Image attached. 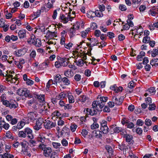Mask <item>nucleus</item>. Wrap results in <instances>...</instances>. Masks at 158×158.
<instances>
[{
	"mask_svg": "<svg viewBox=\"0 0 158 158\" xmlns=\"http://www.w3.org/2000/svg\"><path fill=\"white\" fill-rule=\"evenodd\" d=\"M29 143L30 147H34L37 146V141L33 139H31L29 141Z\"/></svg>",
	"mask_w": 158,
	"mask_h": 158,
	"instance_id": "24",
	"label": "nucleus"
},
{
	"mask_svg": "<svg viewBox=\"0 0 158 158\" xmlns=\"http://www.w3.org/2000/svg\"><path fill=\"white\" fill-rule=\"evenodd\" d=\"M45 121L44 122V126L47 129H50L55 127L56 125L55 122H52L49 120H45Z\"/></svg>",
	"mask_w": 158,
	"mask_h": 158,
	"instance_id": "5",
	"label": "nucleus"
},
{
	"mask_svg": "<svg viewBox=\"0 0 158 158\" xmlns=\"http://www.w3.org/2000/svg\"><path fill=\"white\" fill-rule=\"evenodd\" d=\"M18 135L19 137L25 138L27 136V135L25 133L24 131H21L19 132Z\"/></svg>",
	"mask_w": 158,
	"mask_h": 158,
	"instance_id": "37",
	"label": "nucleus"
},
{
	"mask_svg": "<svg viewBox=\"0 0 158 158\" xmlns=\"http://www.w3.org/2000/svg\"><path fill=\"white\" fill-rule=\"evenodd\" d=\"M52 144L54 147L56 148H58L61 145L60 144L58 143L53 142Z\"/></svg>",
	"mask_w": 158,
	"mask_h": 158,
	"instance_id": "58",
	"label": "nucleus"
},
{
	"mask_svg": "<svg viewBox=\"0 0 158 158\" xmlns=\"http://www.w3.org/2000/svg\"><path fill=\"white\" fill-rule=\"evenodd\" d=\"M6 95L5 94H3L0 97V101L2 103L4 101L6 100Z\"/></svg>",
	"mask_w": 158,
	"mask_h": 158,
	"instance_id": "56",
	"label": "nucleus"
},
{
	"mask_svg": "<svg viewBox=\"0 0 158 158\" xmlns=\"http://www.w3.org/2000/svg\"><path fill=\"white\" fill-rule=\"evenodd\" d=\"M89 28L88 30H85V31H83L81 32V36L83 38H85L86 37V35L88 33V31H89Z\"/></svg>",
	"mask_w": 158,
	"mask_h": 158,
	"instance_id": "50",
	"label": "nucleus"
},
{
	"mask_svg": "<svg viewBox=\"0 0 158 158\" xmlns=\"http://www.w3.org/2000/svg\"><path fill=\"white\" fill-rule=\"evenodd\" d=\"M6 17L7 19H10L12 17V15L11 13H8L7 10L5 12Z\"/></svg>",
	"mask_w": 158,
	"mask_h": 158,
	"instance_id": "62",
	"label": "nucleus"
},
{
	"mask_svg": "<svg viewBox=\"0 0 158 158\" xmlns=\"http://www.w3.org/2000/svg\"><path fill=\"white\" fill-rule=\"evenodd\" d=\"M34 44L37 47H40L42 45V43L40 39L38 38L36 39H35V42Z\"/></svg>",
	"mask_w": 158,
	"mask_h": 158,
	"instance_id": "29",
	"label": "nucleus"
},
{
	"mask_svg": "<svg viewBox=\"0 0 158 158\" xmlns=\"http://www.w3.org/2000/svg\"><path fill=\"white\" fill-rule=\"evenodd\" d=\"M17 94L20 96H25L29 98L33 97L32 95L31 94L30 91L26 88H20L17 90Z\"/></svg>",
	"mask_w": 158,
	"mask_h": 158,
	"instance_id": "2",
	"label": "nucleus"
},
{
	"mask_svg": "<svg viewBox=\"0 0 158 158\" xmlns=\"http://www.w3.org/2000/svg\"><path fill=\"white\" fill-rule=\"evenodd\" d=\"M118 148L121 151H123L126 149L127 148V146L126 145L123 143H122L121 144H119Z\"/></svg>",
	"mask_w": 158,
	"mask_h": 158,
	"instance_id": "47",
	"label": "nucleus"
},
{
	"mask_svg": "<svg viewBox=\"0 0 158 158\" xmlns=\"http://www.w3.org/2000/svg\"><path fill=\"white\" fill-rule=\"evenodd\" d=\"M110 130L111 131H113L115 133H118L123 131H124V130L122 129L121 127H116V125H114L110 126Z\"/></svg>",
	"mask_w": 158,
	"mask_h": 158,
	"instance_id": "10",
	"label": "nucleus"
},
{
	"mask_svg": "<svg viewBox=\"0 0 158 158\" xmlns=\"http://www.w3.org/2000/svg\"><path fill=\"white\" fill-rule=\"evenodd\" d=\"M67 97H68L69 103H72L74 102V98L73 96L72 95L71 93H68Z\"/></svg>",
	"mask_w": 158,
	"mask_h": 158,
	"instance_id": "28",
	"label": "nucleus"
},
{
	"mask_svg": "<svg viewBox=\"0 0 158 158\" xmlns=\"http://www.w3.org/2000/svg\"><path fill=\"white\" fill-rule=\"evenodd\" d=\"M109 128L107 126L105 127H101V130L103 134H106L108 132Z\"/></svg>",
	"mask_w": 158,
	"mask_h": 158,
	"instance_id": "34",
	"label": "nucleus"
},
{
	"mask_svg": "<svg viewBox=\"0 0 158 158\" xmlns=\"http://www.w3.org/2000/svg\"><path fill=\"white\" fill-rule=\"evenodd\" d=\"M35 37L34 35H32L29 39L27 40V42L28 43L31 44H34L35 42Z\"/></svg>",
	"mask_w": 158,
	"mask_h": 158,
	"instance_id": "26",
	"label": "nucleus"
},
{
	"mask_svg": "<svg viewBox=\"0 0 158 158\" xmlns=\"http://www.w3.org/2000/svg\"><path fill=\"white\" fill-rule=\"evenodd\" d=\"M60 11V8H57L54 11L52 16V18L54 19H55L56 18L58 12L59 13Z\"/></svg>",
	"mask_w": 158,
	"mask_h": 158,
	"instance_id": "31",
	"label": "nucleus"
},
{
	"mask_svg": "<svg viewBox=\"0 0 158 158\" xmlns=\"http://www.w3.org/2000/svg\"><path fill=\"white\" fill-rule=\"evenodd\" d=\"M105 148L108 153H112L113 150L112 148L109 145H106L105 146Z\"/></svg>",
	"mask_w": 158,
	"mask_h": 158,
	"instance_id": "44",
	"label": "nucleus"
},
{
	"mask_svg": "<svg viewBox=\"0 0 158 158\" xmlns=\"http://www.w3.org/2000/svg\"><path fill=\"white\" fill-rule=\"evenodd\" d=\"M57 32H52L48 31L47 33V36L48 39L51 40L54 39V37H57Z\"/></svg>",
	"mask_w": 158,
	"mask_h": 158,
	"instance_id": "12",
	"label": "nucleus"
},
{
	"mask_svg": "<svg viewBox=\"0 0 158 158\" xmlns=\"http://www.w3.org/2000/svg\"><path fill=\"white\" fill-rule=\"evenodd\" d=\"M41 13V10H38L36 12H33L31 15V17L33 19H36L39 17Z\"/></svg>",
	"mask_w": 158,
	"mask_h": 158,
	"instance_id": "16",
	"label": "nucleus"
},
{
	"mask_svg": "<svg viewBox=\"0 0 158 158\" xmlns=\"http://www.w3.org/2000/svg\"><path fill=\"white\" fill-rule=\"evenodd\" d=\"M61 143L63 146H66L68 145V142L65 139H63L61 141Z\"/></svg>",
	"mask_w": 158,
	"mask_h": 158,
	"instance_id": "61",
	"label": "nucleus"
},
{
	"mask_svg": "<svg viewBox=\"0 0 158 158\" xmlns=\"http://www.w3.org/2000/svg\"><path fill=\"white\" fill-rule=\"evenodd\" d=\"M25 123L23 121H21L19 122L18 123L17 126L19 128V129L22 128L25 125Z\"/></svg>",
	"mask_w": 158,
	"mask_h": 158,
	"instance_id": "35",
	"label": "nucleus"
},
{
	"mask_svg": "<svg viewBox=\"0 0 158 158\" xmlns=\"http://www.w3.org/2000/svg\"><path fill=\"white\" fill-rule=\"evenodd\" d=\"M124 137L125 139L126 142L129 144L133 143L134 141L133 140V137L132 135L128 134H124Z\"/></svg>",
	"mask_w": 158,
	"mask_h": 158,
	"instance_id": "11",
	"label": "nucleus"
},
{
	"mask_svg": "<svg viewBox=\"0 0 158 158\" xmlns=\"http://www.w3.org/2000/svg\"><path fill=\"white\" fill-rule=\"evenodd\" d=\"M148 92L150 93V94L152 95L154 94L156 92V90L153 87L150 88L148 89Z\"/></svg>",
	"mask_w": 158,
	"mask_h": 158,
	"instance_id": "46",
	"label": "nucleus"
},
{
	"mask_svg": "<svg viewBox=\"0 0 158 158\" xmlns=\"http://www.w3.org/2000/svg\"><path fill=\"white\" fill-rule=\"evenodd\" d=\"M145 102L148 105L151 104L152 103V98L149 97H147L145 99Z\"/></svg>",
	"mask_w": 158,
	"mask_h": 158,
	"instance_id": "52",
	"label": "nucleus"
},
{
	"mask_svg": "<svg viewBox=\"0 0 158 158\" xmlns=\"http://www.w3.org/2000/svg\"><path fill=\"white\" fill-rule=\"evenodd\" d=\"M40 109V113L44 111H46L47 110V108L46 107V106L43 104H41Z\"/></svg>",
	"mask_w": 158,
	"mask_h": 158,
	"instance_id": "43",
	"label": "nucleus"
},
{
	"mask_svg": "<svg viewBox=\"0 0 158 158\" xmlns=\"http://www.w3.org/2000/svg\"><path fill=\"white\" fill-rule=\"evenodd\" d=\"M15 54L18 56L23 55L26 53V51L24 49H21L15 52Z\"/></svg>",
	"mask_w": 158,
	"mask_h": 158,
	"instance_id": "18",
	"label": "nucleus"
},
{
	"mask_svg": "<svg viewBox=\"0 0 158 158\" xmlns=\"http://www.w3.org/2000/svg\"><path fill=\"white\" fill-rule=\"evenodd\" d=\"M145 123L146 125L149 126L151 125L152 122L150 119L147 118L145 120Z\"/></svg>",
	"mask_w": 158,
	"mask_h": 158,
	"instance_id": "59",
	"label": "nucleus"
},
{
	"mask_svg": "<svg viewBox=\"0 0 158 158\" xmlns=\"http://www.w3.org/2000/svg\"><path fill=\"white\" fill-rule=\"evenodd\" d=\"M144 122L140 119H138L136 122V124L138 126H142Z\"/></svg>",
	"mask_w": 158,
	"mask_h": 158,
	"instance_id": "60",
	"label": "nucleus"
},
{
	"mask_svg": "<svg viewBox=\"0 0 158 158\" xmlns=\"http://www.w3.org/2000/svg\"><path fill=\"white\" fill-rule=\"evenodd\" d=\"M135 86L134 82L133 81H131L128 85V87L130 89H133Z\"/></svg>",
	"mask_w": 158,
	"mask_h": 158,
	"instance_id": "45",
	"label": "nucleus"
},
{
	"mask_svg": "<svg viewBox=\"0 0 158 158\" xmlns=\"http://www.w3.org/2000/svg\"><path fill=\"white\" fill-rule=\"evenodd\" d=\"M149 105V107L148 108V109L149 110H155L156 108V106L155 105V104L154 103H152L150 104Z\"/></svg>",
	"mask_w": 158,
	"mask_h": 158,
	"instance_id": "32",
	"label": "nucleus"
},
{
	"mask_svg": "<svg viewBox=\"0 0 158 158\" xmlns=\"http://www.w3.org/2000/svg\"><path fill=\"white\" fill-rule=\"evenodd\" d=\"M96 102H93L92 104V107L89 109L87 108L85 110V109L84 110V112L85 114L87 113V114L90 115L91 116L96 115L97 114V111H102V109L100 107H98V106Z\"/></svg>",
	"mask_w": 158,
	"mask_h": 158,
	"instance_id": "1",
	"label": "nucleus"
},
{
	"mask_svg": "<svg viewBox=\"0 0 158 158\" xmlns=\"http://www.w3.org/2000/svg\"><path fill=\"white\" fill-rule=\"evenodd\" d=\"M44 122L42 118L38 119L36 121L35 125L33 126V128L36 130H38L41 128V126Z\"/></svg>",
	"mask_w": 158,
	"mask_h": 158,
	"instance_id": "8",
	"label": "nucleus"
},
{
	"mask_svg": "<svg viewBox=\"0 0 158 158\" xmlns=\"http://www.w3.org/2000/svg\"><path fill=\"white\" fill-rule=\"evenodd\" d=\"M158 8H152L150 9L149 11V14L151 15L152 16H154L156 15H158Z\"/></svg>",
	"mask_w": 158,
	"mask_h": 158,
	"instance_id": "19",
	"label": "nucleus"
},
{
	"mask_svg": "<svg viewBox=\"0 0 158 158\" xmlns=\"http://www.w3.org/2000/svg\"><path fill=\"white\" fill-rule=\"evenodd\" d=\"M41 104L35 103L32 106V107L35 110L40 109Z\"/></svg>",
	"mask_w": 158,
	"mask_h": 158,
	"instance_id": "40",
	"label": "nucleus"
},
{
	"mask_svg": "<svg viewBox=\"0 0 158 158\" xmlns=\"http://www.w3.org/2000/svg\"><path fill=\"white\" fill-rule=\"evenodd\" d=\"M70 12L69 13V15L67 17L65 16L63 14H60L59 17V19H60L61 20L62 22L64 23H67L69 21V19L70 21H71L73 18L70 16Z\"/></svg>",
	"mask_w": 158,
	"mask_h": 158,
	"instance_id": "7",
	"label": "nucleus"
},
{
	"mask_svg": "<svg viewBox=\"0 0 158 158\" xmlns=\"http://www.w3.org/2000/svg\"><path fill=\"white\" fill-rule=\"evenodd\" d=\"M151 52H152V56L153 57H155L157 54L158 49H154L153 50L151 51Z\"/></svg>",
	"mask_w": 158,
	"mask_h": 158,
	"instance_id": "48",
	"label": "nucleus"
},
{
	"mask_svg": "<svg viewBox=\"0 0 158 158\" xmlns=\"http://www.w3.org/2000/svg\"><path fill=\"white\" fill-rule=\"evenodd\" d=\"M64 74L65 76L69 77H71L73 75V73H72V71L71 70H68L65 71Z\"/></svg>",
	"mask_w": 158,
	"mask_h": 158,
	"instance_id": "25",
	"label": "nucleus"
},
{
	"mask_svg": "<svg viewBox=\"0 0 158 158\" xmlns=\"http://www.w3.org/2000/svg\"><path fill=\"white\" fill-rule=\"evenodd\" d=\"M5 136L8 139H13V137L12 136V133L10 131H8L6 132Z\"/></svg>",
	"mask_w": 158,
	"mask_h": 158,
	"instance_id": "36",
	"label": "nucleus"
},
{
	"mask_svg": "<svg viewBox=\"0 0 158 158\" xmlns=\"http://www.w3.org/2000/svg\"><path fill=\"white\" fill-rule=\"evenodd\" d=\"M98 7L99 9V10L102 12L104 11L105 10V7L103 4L99 5Z\"/></svg>",
	"mask_w": 158,
	"mask_h": 158,
	"instance_id": "55",
	"label": "nucleus"
},
{
	"mask_svg": "<svg viewBox=\"0 0 158 158\" xmlns=\"http://www.w3.org/2000/svg\"><path fill=\"white\" fill-rule=\"evenodd\" d=\"M45 138L40 135L37 138V140L38 142H40L42 144L45 142Z\"/></svg>",
	"mask_w": 158,
	"mask_h": 158,
	"instance_id": "33",
	"label": "nucleus"
},
{
	"mask_svg": "<svg viewBox=\"0 0 158 158\" xmlns=\"http://www.w3.org/2000/svg\"><path fill=\"white\" fill-rule=\"evenodd\" d=\"M99 127V125L97 123H94L91 126V128L92 129L98 128Z\"/></svg>",
	"mask_w": 158,
	"mask_h": 158,
	"instance_id": "57",
	"label": "nucleus"
},
{
	"mask_svg": "<svg viewBox=\"0 0 158 158\" xmlns=\"http://www.w3.org/2000/svg\"><path fill=\"white\" fill-rule=\"evenodd\" d=\"M38 147L40 149L44 151L43 154L45 156L48 157L50 155L52 150L50 147H47L44 144L42 143H40Z\"/></svg>",
	"mask_w": 158,
	"mask_h": 158,
	"instance_id": "3",
	"label": "nucleus"
},
{
	"mask_svg": "<svg viewBox=\"0 0 158 158\" xmlns=\"http://www.w3.org/2000/svg\"><path fill=\"white\" fill-rule=\"evenodd\" d=\"M48 40L47 42V43L49 44L50 45L52 44H54V45L56 44V42L55 41L56 39H52L51 40L48 39Z\"/></svg>",
	"mask_w": 158,
	"mask_h": 158,
	"instance_id": "49",
	"label": "nucleus"
},
{
	"mask_svg": "<svg viewBox=\"0 0 158 158\" xmlns=\"http://www.w3.org/2000/svg\"><path fill=\"white\" fill-rule=\"evenodd\" d=\"M77 127V126L75 124H72L70 127V129L72 132H74Z\"/></svg>",
	"mask_w": 158,
	"mask_h": 158,
	"instance_id": "54",
	"label": "nucleus"
},
{
	"mask_svg": "<svg viewBox=\"0 0 158 158\" xmlns=\"http://www.w3.org/2000/svg\"><path fill=\"white\" fill-rule=\"evenodd\" d=\"M124 98L123 97L114 96L112 97L111 100L116 105H120L122 103Z\"/></svg>",
	"mask_w": 158,
	"mask_h": 158,
	"instance_id": "6",
	"label": "nucleus"
},
{
	"mask_svg": "<svg viewBox=\"0 0 158 158\" xmlns=\"http://www.w3.org/2000/svg\"><path fill=\"white\" fill-rule=\"evenodd\" d=\"M119 9L123 11H125L127 10L126 6L124 5H121L119 6Z\"/></svg>",
	"mask_w": 158,
	"mask_h": 158,
	"instance_id": "63",
	"label": "nucleus"
},
{
	"mask_svg": "<svg viewBox=\"0 0 158 158\" xmlns=\"http://www.w3.org/2000/svg\"><path fill=\"white\" fill-rule=\"evenodd\" d=\"M69 35L70 38L74 37L76 35V30L74 29V27L71 28L69 30Z\"/></svg>",
	"mask_w": 158,
	"mask_h": 158,
	"instance_id": "22",
	"label": "nucleus"
},
{
	"mask_svg": "<svg viewBox=\"0 0 158 158\" xmlns=\"http://www.w3.org/2000/svg\"><path fill=\"white\" fill-rule=\"evenodd\" d=\"M74 78L76 81H78L81 80V76L80 74H76L74 76Z\"/></svg>",
	"mask_w": 158,
	"mask_h": 158,
	"instance_id": "42",
	"label": "nucleus"
},
{
	"mask_svg": "<svg viewBox=\"0 0 158 158\" xmlns=\"http://www.w3.org/2000/svg\"><path fill=\"white\" fill-rule=\"evenodd\" d=\"M26 31L25 30H21L18 32V35L19 38L22 39L26 36Z\"/></svg>",
	"mask_w": 158,
	"mask_h": 158,
	"instance_id": "23",
	"label": "nucleus"
},
{
	"mask_svg": "<svg viewBox=\"0 0 158 158\" xmlns=\"http://www.w3.org/2000/svg\"><path fill=\"white\" fill-rule=\"evenodd\" d=\"M49 63L50 62L49 61H47L43 63L41 65L43 68H46L48 67Z\"/></svg>",
	"mask_w": 158,
	"mask_h": 158,
	"instance_id": "51",
	"label": "nucleus"
},
{
	"mask_svg": "<svg viewBox=\"0 0 158 158\" xmlns=\"http://www.w3.org/2000/svg\"><path fill=\"white\" fill-rule=\"evenodd\" d=\"M84 63L86 64L87 62L86 61L84 62L83 60L82 59H79L77 61H76V64L79 66H83Z\"/></svg>",
	"mask_w": 158,
	"mask_h": 158,
	"instance_id": "30",
	"label": "nucleus"
},
{
	"mask_svg": "<svg viewBox=\"0 0 158 158\" xmlns=\"http://www.w3.org/2000/svg\"><path fill=\"white\" fill-rule=\"evenodd\" d=\"M27 116L31 120L34 121L35 119L36 116L35 114L32 112H30L28 113Z\"/></svg>",
	"mask_w": 158,
	"mask_h": 158,
	"instance_id": "20",
	"label": "nucleus"
},
{
	"mask_svg": "<svg viewBox=\"0 0 158 158\" xmlns=\"http://www.w3.org/2000/svg\"><path fill=\"white\" fill-rule=\"evenodd\" d=\"M150 40V38L149 37L145 36L143 38V42L145 44L149 43Z\"/></svg>",
	"mask_w": 158,
	"mask_h": 158,
	"instance_id": "39",
	"label": "nucleus"
},
{
	"mask_svg": "<svg viewBox=\"0 0 158 158\" xmlns=\"http://www.w3.org/2000/svg\"><path fill=\"white\" fill-rule=\"evenodd\" d=\"M18 106L17 102L13 100H10V102L8 107L10 109H15Z\"/></svg>",
	"mask_w": 158,
	"mask_h": 158,
	"instance_id": "13",
	"label": "nucleus"
},
{
	"mask_svg": "<svg viewBox=\"0 0 158 158\" xmlns=\"http://www.w3.org/2000/svg\"><path fill=\"white\" fill-rule=\"evenodd\" d=\"M99 97L100 96L98 95L97 98V99L99 98V101H94V102H97L96 103L97 105L100 108V109H102L105 105V102L107 101L108 98L107 97Z\"/></svg>",
	"mask_w": 158,
	"mask_h": 158,
	"instance_id": "4",
	"label": "nucleus"
},
{
	"mask_svg": "<svg viewBox=\"0 0 158 158\" xmlns=\"http://www.w3.org/2000/svg\"><path fill=\"white\" fill-rule=\"evenodd\" d=\"M95 14H96V16L98 17H102L103 16V14L102 12L97 10L95 11Z\"/></svg>",
	"mask_w": 158,
	"mask_h": 158,
	"instance_id": "41",
	"label": "nucleus"
},
{
	"mask_svg": "<svg viewBox=\"0 0 158 158\" xmlns=\"http://www.w3.org/2000/svg\"><path fill=\"white\" fill-rule=\"evenodd\" d=\"M4 158H14V156L8 153H4Z\"/></svg>",
	"mask_w": 158,
	"mask_h": 158,
	"instance_id": "53",
	"label": "nucleus"
},
{
	"mask_svg": "<svg viewBox=\"0 0 158 158\" xmlns=\"http://www.w3.org/2000/svg\"><path fill=\"white\" fill-rule=\"evenodd\" d=\"M62 81L66 85H69L70 82L68 79L65 77H64L62 78Z\"/></svg>",
	"mask_w": 158,
	"mask_h": 158,
	"instance_id": "38",
	"label": "nucleus"
},
{
	"mask_svg": "<svg viewBox=\"0 0 158 158\" xmlns=\"http://www.w3.org/2000/svg\"><path fill=\"white\" fill-rule=\"evenodd\" d=\"M62 78H61V75L58 74L55 77L54 80L53 81L54 85L57 86V83H60L62 81Z\"/></svg>",
	"mask_w": 158,
	"mask_h": 158,
	"instance_id": "14",
	"label": "nucleus"
},
{
	"mask_svg": "<svg viewBox=\"0 0 158 158\" xmlns=\"http://www.w3.org/2000/svg\"><path fill=\"white\" fill-rule=\"evenodd\" d=\"M58 60L60 64L61 65V66H66L68 65V63L69 62V58H67L64 57L58 59Z\"/></svg>",
	"mask_w": 158,
	"mask_h": 158,
	"instance_id": "9",
	"label": "nucleus"
},
{
	"mask_svg": "<svg viewBox=\"0 0 158 158\" xmlns=\"http://www.w3.org/2000/svg\"><path fill=\"white\" fill-rule=\"evenodd\" d=\"M87 16L88 18H90L95 17L96 16L95 11V12L91 10L89 11L87 13Z\"/></svg>",
	"mask_w": 158,
	"mask_h": 158,
	"instance_id": "27",
	"label": "nucleus"
},
{
	"mask_svg": "<svg viewBox=\"0 0 158 158\" xmlns=\"http://www.w3.org/2000/svg\"><path fill=\"white\" fill-rule=\"evenodd\" d=\"M92 134L94 135V136L97 138H100L102 137V132L99 131H94L93 132Z\"/></svg>",
	"mask_w": 158,
	"mask_h": 158,
	"instance_id": "21",
	"label": "nucleus"
},
{
	"mask_svg": "<svg viewBox=\"0 0 158 158\" xmlns=\"http://www.w3.org/2000/svg\"><path fill=\"white\" fill-rule=\"evenodd\" d=\"M50 158H59L57 154L55 152H53L51 153Z\"/></svg>",
	"mask_w": 158,
	"mask_h": 158,
	"instance_id": "64",
	"label": "nucleus"
},
{
	"mask_svg": "<svg viewBox=\"0 0 158 158\" xmlns=\"http://www.w3.org/2000/svg\"><path fill=\"white\" fill-rule=\"evenodd\" d=\"M24 131L26 135H27V137L30 139H33L34 136L32 134V131L29 128H25L24 129Z\"/></svg>",
	"mask_w": 158,
	"mask_h": 158,
	"instance_id": "15",
	"label": "nucleus"
},
{
	"mask_svg": "<svg viewBox=\"0 0 158 158\" xmlns=\"http://www.w3.org/2000/svg\"><path fill=\"white\" fill-rule=\"evenodd\" d=\"M35 97L40 102L44 103L45 102V95L44 94H36Z\"/></svg>",
	"mask_w": 158,
	"mask_h": 158,
	"instance_id": "17",
	"label": "nucleus"
}]
</instances>
